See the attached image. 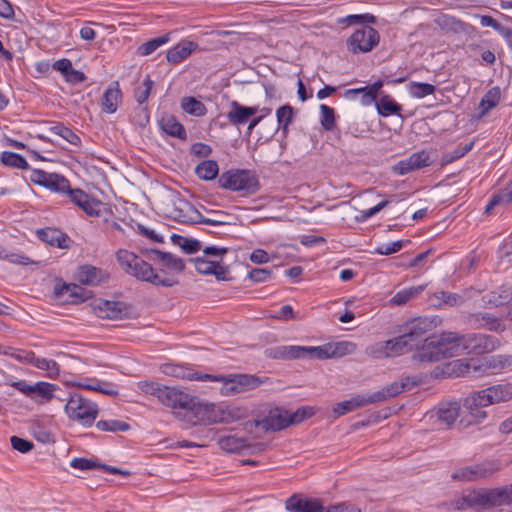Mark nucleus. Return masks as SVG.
I'll return each mask as SVG.
<instances>
[{
	"label": "nucleus",
	"instance_id": "f257e3e1",
	"mask_svg": "<svg viewBox=\"0 0 512 512\" xmlns=\"http://www.w3.org/2000/svg\"><path fill=\"white\" fill-rule=\"evenodd\" d=\"M511 397L512 393L508 387L502 384L473 392L464 400V412L460 419V425L469 427L482 423L487 417L485 407L502 401H508Z\"/></svg>",
	"mask_w": 512,
	"mask_h": 512
},
{
	"label": "nucleus",
	"instance_id": "f03ea898",
	"mask_svg": "<svg viewBox=\"0 0 512 512\" xmlns=\"http://www.w3.org/2000/svg\"><path fill=\"white\" fill-rule=\"evenodd\" d=\"M355 349V344L348 341L337 343H327L321 346H279L270 350L269 356L274 359H319L342 357L351 354Z\"/></svg>",
	"mask_w": 512,
	"mask_h": 512
},
{
	"label": "nucleus",
	"instance_id": "7ed1b4c3",
	"mask_svg": "<svg viewBox=\"0 0 512 512\" xmlns=\"http://www.w3.org/2000/svg\"><path fill=\"white\" fill-rule=\"evenodd\" d=\"M116 259L125 273L139 281L162 287H172L178 284V280L174 277H162L156 273L150 263L133 252L120 249L116 252Z\"/></svg>",
	"mask_w": 512,
	"mask_h": 512
},
{
	"label": "nucleus",
	"instance_id": "20e7f679",
	"mask_svg": "<svg viewBox=\"0 0 512 512\" xmlns=\"http://www.w3.org/2000/svg\"><path fill=\"white\" fill-rule=\"evenodd\" d=\"M137 386L143 393L155 396L163 405L179 409V415H182L184 409L192 401V396L188 393L175 387L163 386L152 380L139 381Z\"/></svg>",
	"mask_w": 512,
	"mask_h": 512
},
{
	"label": "nucleus",
	"instance_id": "39448f33",
	"mask_svg": "<svg viewBox=\"0 0 512 512\" xmlns=\"http://www.w3.org/2000/svg\"><path fill=\"white\" fill-rule=\"evenodd\" d=\"M221 188L239 192L242 196L253 195L260 190L258 177L250 170H229L220 175Z\"/></svg>",
	"mask_w": 512,
	"mask_h": 512
},
{
	"label": "nucleus",
	"instance_id": "423d86ee",
	"mask_svg": "<svg viewBox=\"0 0 512 512\" xmlns=\"http://www.w3.org/2000/svg\"><path fill=\"white\" fill-rule=\"evenodd\" d=\"M181 416L193 425L199 423H220L226 420L224 412L219 406L214 403L200 401L195 396H192V401L184 409Z\"/></svg>",
	"mask_w": 512,
	"mask_h": 512
},
{
	"label": "nucleus",
	"instance_id": "0eeeda50",
	"mask_svg": "<svg viewBox=\"0 0 512 512\" xmlns=\"http://www.w3.org/2000/svg\"><path fill=\"white\" fill-rule=\"evenodd\" d=\"M65 412L70 420L89 427L97 418L98 406L79 393H70Z\"/></svg>",
	"mask_w": 512,
	"mask_h": 512
},
{
	"label": "nucleus",
	"instance_id": "6e6552de",
	"mask_svg": "<svg viewBox=\"0 0 512 512\" xmlns=\"http://www.w3.org/2000/svg\"><path fill=\"white\" fill-rule=\"evenodd\" d=\"M442 323V318L437 315L419 316L407 321L403 327V333L414 347L418 346L424 339V336L438 327Z\"/></svg>",
	"mask_w": 512,
	"mask_h": 512
},
{
	"label": "nucleus",
	"instance_id": "1a4fd4ad",
	"mask_svg": "<svg viewBox=\"0 0 512 512\" xmlns=\"http://www.w3.org/2000/svg\"><path fill=\"white\" fill-rule=\"evenodd\" d=\"M380 35L371 26L364 25L356 29L347 39V49L353 54L370 52L379 44Z\"/></svg>",
	"mask_w": 512,
	"mask_h": 512
},
{
	"label": "nucleus",
	"instance_id": "9d476101",
	"mask_svg": "<svg viewBox=\"0 0 512 512\" xmlns=\"http://www.w3.org/2000/svg\"><path fill=\"white\" fill-rule=\"evenodd\" d=\"M222 387L221 394L231 396L238 393L247 392L259 387L262 380L251 374H232L221 376Z\"/></svg>",
	"mask_w": 512,
	"mask_h": 512
},
{
	"label": "nucleus",
	"instance_id": "9b49d317",
	"mask_svg": "<svg viewBox=\"0 0 512 512\" xmlns=\"http://www.w3.org/2000/svg\"><path fill=\"white\" fill-rule=\"evenodd\" d=\"M499 469L498 461H485L473 466L459 468L453 472L451 477L458 481H477L492 477Z\"/></svg>",
	"mask_w": 512,
	"mask_h": 512
},
{
	"label": "nucleus",
	"instance_id": "f8f14e48",
	"mask_svg": "<svg viewBox=\"0 0 512 512\" xmlns=\"http://www.w3.org/2000/svg\"><path fill=\"white\" fill-rule=\"evenodd\" d=\"M290 425L289 412L285 409L274 407L270 408L261 419L254 422H247L245 429L256 426L261 427L265 431H280Z\"/></svg>",
	"mask_w": 512,
	"mask_h": 512
},
{
	"label": "nucleus",
	"instance_id": "ddd939ff",
	"mask_svg": "<svg viewBox=\"0 0 512 512\" xmlns=\"http://www.w3.org/2000/svg\"><path fill=\"white\" fill-rule=\"evenodd\" d=\"M211 217H204L195 207L189 206V213L181 216L180 221L190 224H208L212 226H226L234 224L235 217L224 211H209Z\"/></svg>",
	"mask_w": 512,
	"mask_h": 512
},
{
	"label": "nucleus",
	"instance_id": "4468645a",
	"mask_svg": "<svg viewBox=\"0 0 512 512\" xmlns=\"http://www.w3.org/2000/svg\"><path fill=\"white\" fill-rule=\"evenodd\" d=\"M463 353L483 354L495 350L500 341L497 337L481 333L463 334Z\"/></svg>",
	"mask_w": 512,
	"mask_h": 512
},
{
	"label": "nucleus",
	"instance_id": "2eb2a0df",
	"mask_svg": "<svg viewBox=\"0 0 512 512\" xmlns=\"http://www.w3.org/2000/svg\"><path fill=\"white\" fill-rule=\"evenodd\" d=\"M438 339L436 335L425 337L423 341L416 347V352L413 355L415 360L420 362H438L444 359V354L437 343Z\"/></svg>",
	"mask_w": 512,
	"mask_h": 512
},
{
	"label": "nucleus",
	"instance_id": "dca6fc26",
	"mask_svg": "<svg viewBox=\"0 0 512 512\" xmlns=\"http://www.w3.org/2000/svg\"><path fill=\"white\" fill-rule=\"evenodd\" d=\"M458 366L462 375H467L474 378L482 377L485 375H493L500 371L495 355L484 358L478 364L475 362L463 363L459 361Z\"/></svg>",
	"mask_w": 512,
	"mask_h": 512
},
{
	"label": "nucleus",
	"instance_id": "f3484780",
	"mask_svg": "<svg viewBox=\"0 0 512 512\" xmlns=\"http://www.w3.org/2000/svg\"><path fill=\"white\" fill-rule=\"evenodd\" d=\"M220 448L230 453H244L251 451L252 453L261 452L265 449L264 443L250 444L247 439L236 435H226L218 439Z\"/></svg>",
	"mask_w": 512,
	"mask_h": 512
},
{
	"label": "nucleus",
	"instance_id": "a211bd4d",
	"mask_svg": "<svg viewBox=\"0 0 512 512\" xmlns=\"http://www.w3.org/2000/svg\"><path fill=\"white\" fill-rule=\"evenodd\" d=\"M412 349H414V343H410L403 333L394 339L376 344L373 353L376 357H392Z\"/></svg>",
	"mask_w": 512,
	"mask_h": 512
},
{
	"label": "nucleus",
	"instance_id": "6ab92c4d",
	"mask_svg": "<svg viewBox=\"0 0 512 512\" xmlns=\"http://www.w3.org/2000/svg\"><path fill=\"white\" fill-rule=\"evenodd\" d=\"M438 344L445 358H451L463 354V334L452 331H444L436 335Z\"/></svg>",
	"mask_w": 512,
	"mask_h": 512
},
{
	"label": "nucleus",
	"instance_id": "aec40b11",
	"mask_svg": "<svg viewBox=\"0 0 512 512\" xmlns=\"http://www.w3.org/2000/svg\"><path fill=\"white\" fill-rule=\"evenodd\" d=\"M479 493V506L484 508L498 507L511 504L507 485L492 489H481Z\"/></svg>",
	"mask_w": 512,
	"mask_h": 512
},
{
	"label": "nucleus",
	"instance_id": "412c9836",
	"mask_svg": "<svg viewBox=\"0 0 512 512\" xmlns=\"http://www.w3.org/2000/svg\"><path fill=\"white\" fill-rule=\"evenodd\" d=\"M466 323L472 329H486L490 331H503L505 325L500 318L488 312L471 313L466 317Z\"/></svg>",
	"mask_w": 512,
	"mask_h": 512
},
{
	"label": "nucleus",
	"instance_id": "4be33fe9",
	"mask_svg": "<svg viewBox=\"0 0 512 512\" xmlns=\"http://www.w3.org/2000/svg\"><path fill=\"white\" fill-rule=\"evenodd\" d=\"M416 384L417 382L412 380L410 377H406L400 382H393L390 385L383 387L381 390L370 394L371 403L383 402L396 397L402 392L412 389Z\"/></svg>",
	"mask_w": 512,
	"mask_h": 512
},
{
	"label": "nucleus",
	"instance_id": "5701e85b",
	"mask_svg": "<svg viewBox=\"0 0 512 512\" xmlns=\"http://www.w3.org/2000/svg\"><path fill=\"white\" fill-rule=\"evenodd\" d=\"M143 256L147 260L161 262L170 272L181 273L185 270L184 261L169 252H163L158 249H146L143 251Z\"/></svg>",
	"mask_w": 512,
	"mask_h": 512
},
{
	"label": "nucleus",
	"instance_id": "b1692460",
	"mask_svg": "<svg viewBox=\"0 0 512 512\" xmlns=\"http://www.w3.org/2000/svg\"><path fill=\"white\" fill-rule=\"evenodd\" d=\"M289 512H322L323 505L317 498H305L301 494H293L285 502Z\"/></svg>",
	"mask_w": 512,
	"mask_h": 512
},
{
	"label": "nucleus",
	"instance_id": "393cba45",
	"mask_svg": "<svg viewBox=\"0 0 512 512\" xmlns=\"http://www.w3.org/2000/svg\"><path fill=\"white\" fill-rule=\"evenodd\" d=\"M432 163L429 153L426 151H420L413 153L410 157L405 160L398 162L393 170L399 175L407 174L411 171L427 167Z\"/></svg>",
	"mask_w": 512,
	"mask_h": 512
},
{
	"label": "nucleus",
	"instance_id": "a878e982",
	"mask_svg": "<svg viewBox=\"0 0 512 512\" xmlns=\"http://www.w3.org/2000/svg\"><path fill=\"white\" fill-rule=\"evenodd\" d=\"M68 195L70 201L81 208L88 216H98L100 204L99 201L91 198L87 193L79 188L72 189L71 187L65 193Z\"/></svg>",
	"mask_w": 512,
	"mask_h": 512
},
{
	"label": "nucleus",
	"instance_id": "bb28decb",
	"mask_svg": "<svg viewBox=\"0 0 512 512\" xmlns=\"http://www.w3.org/2000/svg\"><path fill=\"white\" fill-rule=\"evenodd\" d=\"M259 111L258 106H244L238 101L230 103V110L226 117L231 125L239 126L248 123L251 117L255 116Z\"/></svg>",
	"mask_w": 512,
	"mask_h": 512
},
{
	"label": "nucleus",
	"instance_id": "cd10ccee",
	"mask_svg": "<svg viewBox=\"0 0 512 512\" xmlns=\"http://www.w3.org/2000/svg\"><path fill=\"white\" fill-rule=\"evenodd\" d=\"M77 280L84 285L97 286L109 279V273L93 265H82L76 273Z\"/></svg>",
	"mask_w": 512,
	"mask_h": 512
},
{
	"label": "nucleus",
	"instance_id": "c85d7f7f",
	"mask_svg": "<svg viewBox=\"0 0 512 512\" xmlns=\"http://www.w3.org/2000/svg\"><path fill=\"white\" fill-rule=\"evenodd\" d=\"M38 238L53 247L68 248L69 238L67 234L57 228L46 227L36 232Z\"/></svg>",
	"mask_w": 512,
	"mask_h": 512
},
{
	"label": "nucleus",
	"instance_id": "c756f323",
	"mask_svg": "<svg viewBox=\"0 0 512 512\" xmlns=\"http://www.w3.org/2000/svg\"><path fill=\"white\" fill-rule=\"evenodd\" d=\"M434 416L441 425L448 428L460 416V405L457 402L441 403Z\"/></svg>",
	"mask_w": 512,
	"mask_h": 512
},
{
	"label": "nucleus",
	"instance_id": "7c9ffc66",
	"mask_svg": "<svg viewBox=\"0 0 512 512\" xmlns=\"http://www.w3.org/2000/svg\"><path fill=\"white\" fill-rule=\"evenodd\" d=\"M372 404L369 396L357 395L349 400L337 403L333 408L336 417H340L356 409Z\"/></svg>",
	"mask_w": 512,
	"mask_h": 512
},
{
	"label": "nucleus",
	"instance_id": "2f4dec72",
	"mask_svg": "<svg viewBox=\"0 0 512 512\" xmlns=\"http://www.w3.org/2000/svg\"><path fill=\"white\" fill-rule=\"evenodd\" d=\"M196 46L197 45L191 41L180 43L174 46L167 52V61L172 64L180 63L192 53Z\"/></svg>",
	"mask_w": 512,
	"mask_h": 512
},
{
	"label": "nucleus",
	"instance_id": "473e14b6",
	"mask_svg": "<svg viewBox=\"0 0 512 512\" xmlns=\"http://www.w3.org/2000/svg\"><path fill=\"white\" fill-rule=\"evenodd\" d=\"M512 300V287L508 285H503L498 288L497 291H492L491 293L483 296V301L487 304H491L493 306H501Z\"/></svg>",
	"mask_w": 512,
	"mask_h": 512
},
{
	"label": "nucleus",
	"instance_id": "72a5a7b5",
	"mask_svg": "<svg viewBox=\"0 0 512 512\" xmlns=\"http://www.w3.org/2000/svg\"><path fill=\"white\" fill-rule=\"evenodd\" d=\"M56 389L55 384L39 381L34 384L32 399L38 403L49 402L56 397L54 394Z\"/></svg>",
	"mask_w": 512,
	"mask_h": 512
},
{
	"label": "nucleus",
	"instance_id": "f704fd0d",
	"mask_svg": "<svg viewBox=\"0 0 512 512\" xmlns=\"http://www.w3.org/2000/svg\"><path fill=\"white\" fill-rule=\"evenodd\" d=\"M162 130L170 136L177 137L179 139H186V131L183 125L176 120L173 116L163 117L160 120Z\"/></svg>",
	"mask_w": 512,
	"mask_h": 512
},
{
	"label": "nucleus",
	"instance_id": "c9c22d12",
	"mask_svg": "<svg viewBox=\"0 0 512 512\" xmlns=\"http://www.w3.org/2000/svg\"><path fill=\"white\" fill-rule=\"evenodd\" d=\"M501 99V89L498 86L490 88L483 96L479 107L482 109L480 116H484L491 109L495 108Z\"/></svg>",
	"mask_w": 512,
	"mask_h": 512
},
{
	"label": "nucleus",
	"instance_id": "e433bc0d",
	"mask_svg": "<svg viewBox=\"0 0 512 512\" xmlns=\"http://www.w3.org/2000/svg\"><path fill=\"white\" fill-rule=\"evenodd\" d=\"M219 172V166L215 160H204L200 162L196 168V175L205 181H210L216 178Z\"/></svg>",
	"mask_w": 512,
	"mask_h": 512
},
{
	"label": "nucleus",
	"instance_id": "4c0bfd02",
	"mask_svg": "<svg viewBox=\"0 0 512 512\" xmlns=\"http://www.w3.org/2000/svg\"><path fill=\"white\" fill-rule=\"evenodd\" d=\"M99 316L107 319H120L123 316V305L114 301H103L99 305Z\"/></svg>",
	"mask_w": 512,
	"mask_h": 512
},
{
	"label": "nucleus",
	"instance_id": "58836bf2",
	"mask_svg": "<svg viewBox=\"0 0 512 512\" xmlns=\"http://www.w3.org/2000/svg\"><path fill=\"white\" fill-rule=\"evenodd\" d=\"M376 107L378 113L387 117L389 115L400 114L401 106L389 95H384L380 98L378 102H376Z\"/></svg>",
	"mask_w": 512,
	"mask_h": 512
},
{
	"label": "nucleus",
	"instance_id": "ea45409f",
	"mask_svg": "<svg viewBox=\"0 0 512 512\" xmlns=\"http://www.w3.org/2000/svg\"><path fill=\"white\" fill-rule=\"evenodd\" d=\"M278 128L281 129L285 136L288 132V126L292 123L294 118V109L289 105H283L276 111Z\"/></svg>",
	"mask_w": 512,
	"mask_h": 512
},
{
	"label": "nucleus",
	"instance_id": "a19ab883",
	"mask_svg": "<svg viewBox=\"0 0 512 512\" xmlns=\"http://www.w3.org/2000/svg\"><path fill=\"white\" fill-rule=\"evenodd\" d=\"M56 294L58 296H67L68 298H72V301H84L88 298V292L84 290L82 287L76 284H63L59 290H56Z\"/></svg>",
	"mask_w": 512,
	"mask_h": 512
},
{
	"label": "nucleus",
	"instance_id": "79ce46f5",
	"mask_svg": "<svg viewBox=\"0 0 512 512\" xmlns=\"http://www.w3.org/2000/svg\"><path fill=\"white\" fill-rule=\"evenodd\" d=\"M122 98V92L117 87L109 88L103 96V107L108 113H114L117 110L118 103Z\"/></svg>",
	"mask_w": 512,
	"mask_h": 512
},
{
	"label": "nucleus",
	"instance_id": "37998d69",
	"mask_svg": "<svg viewBox=\"0 0 512 512\" xmlns=\"http://www.w3.org/2000/svg\"><path fill=\"white\" fill-rule=\"evenodd\" d=\"M423 286L410 287L397 292L390 300V302L397 306H402L408 303L411 299L417 297L422 291Z\"/></svg>",
	"mask_w": 512,
	"mask_h": 512
},
{
	"label": "nucleus",
	"instance_id": "c03bdc74",
	"mask_svg": "<svg viewBox=\"0 0 512 512\" xmlns=\"http://www.w3.org/2000/svg\"><path fill=\"white\" fill-rule=\"evenodd\" d=\"M182 109L194 116H204L207 112L206 106L194 97H184L181 100Z\"/></svg>",
	"mask_w": 512,
	"mask_h": 512
},
{
	"label": "nucleus",
	"instance_id": "a18cd8bd",
	"mask_svg": "<svg viewBox=\"0 0 512 512\" xmlns=\"http://www.w3.org/2000/svg\"><path fill=\"white\" fill-rule=\"evenodd\" d=\"M171 241L173 244L180 246L187 254H193L201 249V242L196 239L185 238L178 234H172Z\"/></svg>",
	"mask_w": 512,
	"mask_h": 512
},
{
	"label": "nucleus",
	"instance_id": "49530a36",
	"mask_svg": "<svg viewBox=\"0 0 512 512\" xmlns=\"http://www.w3.org/2000/svg\"><path fill=\"white\" fill-rule=\"evenodd\" d=\"M169 34L162 35L160 37L153 38L137 48V54L140 56H148L156 51L160 46L166 44L169 41Z\"/></svg>",
	"mask_w": 512,
	"mask_h": 512
},
{
	"label": "nucleus",
	"instance_id": "de8ad7c7",
	"mask_svg": "<svg viewBox=\"0 0 512 512\" xmlns=\"http://www.w3.org/2000/svg\"><path fill=\"white\" fill-rule=\"evenodd\" d=\"M452 506L456 510H463L471 507L479 506V493L478 490L471 491L464 494L452 502Z\"/></svg>",
	"mask_w": 512,
	"mask_h": 512
},
{
	"label": "nucleus",
	"instance_id": "09e8293b",
	"mask_svg": "<svg viewBox=\"0 0 512 512\" xmlns=\"http://www.w3.org/2000/svg\"><path fill=\"white\" fill-rule=\"evenodd\" d=\"M45 188L54 192L66 193L70 188V183L65 177L56 173H51V178L47 180Z\"/></svg>",
	"mask_w": 512,
	"mask_h": 512
},
{
	"label": "nucleus",
	"instance_id": "8fccbe9b",
	"mask_svg": "<svg viewBox=\"0 0 512 512\" xmlns=\"http://www.w3.org/2000/svg\"><path fill=\"white\" fill-rule=\"evenodd\" d=\"M1 161L4 165L9 167H15L19 169H27L28 163L26 159L20 154L4 151L1 155Z\"/></svg>",
	"mask_w": 512,
	"mask_h": 512
},
{
	"label": "nucleus",
	"instance_id": "3c124183",
	"mask_svg": "<svg viewBox=\"0 0 512 512\" xmlns=\"http://www.w3.org/2000/svg\"><path fill=\"white\" fill-rule=\"evenodd\" d=\"M32 365L38 369L47 371L50 378H56L59 374V366L54 360L34 356Z\"/></svg>",
	"mask_w": 512,
	"mask_h": 512
},
{
	"label": "nucleus",
	"instance_id": "603ef678",
	"mask_svg": "<svg viewBox=\"0 0 512 512\" xmlns=\"http://www.w3.org/2000/svg\"><path fill=\"white\" fill-rule=\"evenodd\" d=\"M96 428L108 432H125L130 429V425L120 420H100L96 423Z\"/></svg>",
	"mask_w": 512,
	"mask_h": 512
},
{
	"label": "nucleus",
	"instance_id": "864d4df0",
	"mask_svg": "<svg viewBox=\"0 0 512 512\" xmlns=\"http://www.w3.org/2000/svg\"><path fill=\"white\" fill-rule=\"evenodd\" d=\"M436 87L429 83L423 82H410L409 84V92L411 96L415 98H424L428 95H431L435 92Z\"/></svg>",
	"mask_w": 512,
	"mask_h": 512
},
{
	"label": "nucleus",
	"instance_id": "5fc2aeb1",
	"mask_svg": "<svg viewBox=\"0 0 512 512\" xmlns=\"http://www.w3.org/2000/svg\"><path fill=\"white\" fill-rule=\"evenodd\" d=\"M153 84L154 82L151 80L150 76L147 75L144 78L142 85L135 89L134 97L138 104H143L147 101L151 93Z\"/></svg>",
	"mask_w": 512,
	"mask_h": 512
},
{
	"label": "nucleus",
	"instance_id": "6e6d98bb",
	"mask_svg": "<svg viewBox=\"0 0 512 512\" xmlns=\"http://www.w3.org/2000/svg\"><path fill=\"white\" fill-rule=\"evenodd\" d=\"M473 145H474V142H470V143L465 144L462 147H457L452 152L445 153L441 158V165L444 166V165L450 164V163L454 162L455 160L463 157L466 153H468L472 149Z\"/></svg>",
	"mask_w": 512,
	"mask_h": 512
},
{
	"label": "nucleus",
	"instance_id": "4d7b16f0",
	"mask_svg": "<svg viewBox=\"0 0 512 512\" xmlns=\"http://www.w3.org/2000/svg\"><path fill=\"white\" fill-rule=\"evenodd\" d=\"M190 261H194L195 269L198 273L203 275H212V273H215L216 264L218 262L216 260H207L204 257H197Z\"/></svg>",
	"mask_w": 512,
	"mask_h": 512
},
{
	"label": "nucleus",
	"instance_id": "13d9d810",
	"mask_svg": "<svg viewBox=\"0 0 512 512\" xmlns=\"http://www.w3.org/2000/svg\"><path fill=\"white\" fill-rule=\"evenodd\" d=\"M346 22L349 25L354 24H374L376 23V17L372 14H353L348 15L345 18L341 19L339 23Z\"/></svg>",
	"mask_w": 512,
	"mask_h": 512
},
{
	"label": "nucleus",
	"instance_id": "bf43d9fd",
	"mask_svg": "<svg viewBox=\"0 0 512 512\" xmlns=\"http://www.w3.org/2000/svg\"><path fill=\"white\" fill-rule=\"evenodd\" d=\"M321 110V125L327 131L332 130L335 127V116L333 108L322 104Z\"/></svg>",
	"mask_w": 512,
	"mask_h": 512
},
{
	"label": "nucleus",
	"instance_id": "052dcab7",
	"mask_svg": "<svg viewBox=\"0 0 512 512\" xmlns=\"http://www.w3.org/2000/svg\"><path fill=\"white\" fill-rule=\"evenodd\" d=\"M436 298L449 306H460L464 303L463 296L448 291H440L436 293Z\"/></svg>",
	"mask_w": 512,
	"mask_h": 512
},
{
	"label": "nucleus",
	"instance_id": "680f3d73",
	"mask_svg": "<svg viewBox=\"0 0 512 512\" xmlns=\"http://www.w3.org/2000/svg\"><path fill=\"white\" fill-rule=\"evenodd\" d=\"M314 415L312 407H301L293 413H289L290 425L298 424Z\"/></svg>",
	"mask_w": 512,
	"mask_h": 512
},
{
	"label": "nucleus",
	"instance_id": "e2e57ef3",
	"mask_svg": "<svg viewBox=\"0 0 512 512\" xmlns=\"http://www.w3.org/2000/svg\"><path fill=\"white\" fill-rule=\"evenodd\" d=\"M87 390L96 391L103 393L105 395L115 396L118 394V389L116 385L112 383H101L100 381H95V386H85Z\"/></svg>",
	"mask_w": 512,
	"mask_h": 512
},
{
	"label": "nucleus",
	"instance_id": "0e129e2a",
	"mask_svg": "<svg viewBox=\"0 0 512 512\" xmlns=\"http://www.w3.org/2000/svg\"><path fill=\"white\" fill-rule=\"evenodd\" d=\"M322 512H361V509L349 502H341L330 505L326 509L323 507Z\"/></svg>",
	"mask_w": 512,
	"mask_h": 512
},
{
	"label": "nucleus",
	"instance_id": "69168bd1",
	"mask_svg": "<svg viewBox=\"0 0 512 512\" xmlns=\"http://www.w3.org/2000/svg\"><path fill=\"white\" fill-rule=\"evenodd\" d=\"M71 467L75 469L80 470H92V469H98V466H100V463H97L94 460L86 459V458H74L72 459L70 463Z\"/></svg>",
	"mask_w": 512,
	"mask_h": 512
},
{
	"label": "nucleus",
	"instance_id": "338daca9",
	"mask_svg": "<svg viewBox=\"0 0 512 512\" xmlns=\"http://www.w3.org/2000/svg\"><path fill=\"white\" fill-rule=\"evenodd\" d=\"M10 441H11L12 448L21 453H27L30 450H32V448L34 447V445L31 441H28L26 439H23V438H20L17 436H12Z\"/></svg>",
	"mask_w": 512,
	"mask_h": 512
},
{
	"label": "nucleus",
	"instance_id": "774afa93",
	"mask_svg": "<svg viewBox=\"0 0 512 512\" xmlns=\"http://www.w3.org/2000/svg\"><path fill=\"white\" fill-rule=\"evenodd\" d=\"M404 241L398 240L390 244H385L377 247L375 252L379 255H390L398 252L403 247Z\"/></svg>",
	"mask_w": 512,
	"mask_h": 512
}]
</instances>
